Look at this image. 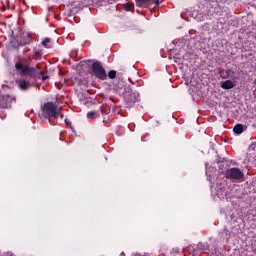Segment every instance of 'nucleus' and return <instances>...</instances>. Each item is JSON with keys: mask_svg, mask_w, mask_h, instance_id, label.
I'll use <instances>...</instances> for the list:
<instances>
[{"mask_svg": "<svg viewBox=\"0 0 256 256\" xmlns=\"http://www.w3.org/2000/svg\"><path fill=\"white\" fill-rule=\"evenodd\" d=\"M227 75L229 79H232V81H234V83H237V81H239V77L235 75V71L228 70Z\"/></svg>", "mask_w": 256, "mask_h": 256, "instance_id": "9", "label": "nucleus"}, {"mask_svg": "<svg viewBox=\"0 0 256 256\" xmlns=\"http://www.w3.org/2000/svg\"><path fill=\"white\" fill-rule=\"evenodd\" d=\"M235 82L231 81V80H226L224 82H222L221 87L222 89H233V87H235Z\"/></svg>", "mask_w": 256, "mask_h": 256, "instance_id": "8", "label": "nucleus"}, {"mask_svg": "<svg viewBox=\"0 0 256 256\" xmlns=\"http://www.w3.org/2000/svg\"><path fill=\"white\" fill-rule=\"evenodd\" d=\"M149 1H151V0H137L136 5L138 7H143V5H145V3H149Z\"/></svg>", "mask_w": 256, "mask_h": 256, "instance_id": "12", "label": "nucleus"}, {"mask_svg": "<svg viewBox=\"0 0 256 256\" xmlns=\"http://www.w3.org/2000/svg\"><path fill=\"white\" fill-rule=\"evenodd\" d=\"M192 19H196V21H203V14L199 13L197 10H193L192 12H188Z\"/></svg>", "mask_w": 256, "mask_h": 256, "instance_id": "6", "label": "nucleus"}, {"mask_svg": "<svg viewBox=\"0 0 256 256\" xmlns=\"http://www.w3.org/2000/svg\"><path fill=\"white\" fill-rule=\"evenodd\" d=\"M92 71H93L95 77H97L98 79H102V80L107 79V72H105V68H103L101 63L95 62L92 65Z\"/></svg>", "mask_w": 256, "mask_h": 256, "instance_id": "4", "label": "nucleus"}, {"mask_svg": "<svg viewBox=\"0 0 256 256\" xmlns=\"http://www.w3.org/2000/svg\"><path fill=\"white\" fill-rule=\"evenodd\" d=\"M15 69L23 76L35 77L36 75L35 68H29V66L23 65L21 62H16Z\"/></svg>", "mask_w": 256, "mask_h": 256, "instance_id": "2", "label": "nucleus"}, {"mask_svg": "<svg viewBox=\"0 0 256 256\" xmlns=\"http://www.w3.org/2000/svg\"><path fill=\"white\" fill-rule=\"evenodd\" d=\"M225 176L226 179H231L235 181H239L244 177L243 172H241L239 168H230L226 170Z\"/></svg>", "mask_w": 256, "mask_h": 256, "instance_id": "3", "label": "nucleus"}, {"mask_svg": "<svg viewBox=\"0 0 256 256\" xmlns=\"http://www.w3.org/2000/svg\"><path fill=\"white\" fill-rule=\"evenodd\" d=\"M60 111L61 108H59L57 104L47 102L42 106L39 117L42 120L48 119V121H51V119H57V117H59Z\"/></svg>", "mask_w": 256, "mask_h": 256, "instance_id": "1", "label": "nucleus"}, {"mask_svg": "<svg viewBox=\"0 0 256 256\" xmlns=\"http://www.w3.org/2000/svg\"><path fill=\"white\" fill-rule=\"evenodd\" d=\"M51 43V38H45L43 41H42V45L43 47H49V44Z\"/></svg>", "mask_w": 256, "mask_h": 256, "instance_id": "13", "label": "nucleus"}, {"mask_svg": "<svg viewBox=\"0 0 256 256\" xmlns=\"http://www.w3.org/2000/svg\"><path fill=\"white\" fill-rule=\"evenodd\" d=\"M121 255L123 256V255H125V253H122Z\"/></svg>", "mask_w": 256, "mask_h": 256, "instance_id": "19", "label": "nucleus"}, {"mask_svg": "<svg viewBox=\"0 0 256 256\" xmlns=\"http://www.w3.org/2000/svg\"><path fill=\"white\" fill-rule=\"evenodd\" d=\"M108 77H109V79H115V77H117V72L114 71V70H111V71L108 73Z\"/></svg>", "mask_w": 256, "mask_h": 256, "instance_id": "14", "label": "nucleus"}, {"mask_svg": "<svg viewBox=\"0 0 256 256\" xmlns=\"http://www.w3.org/2000/svg\"><path fill=\"white\" fill-rule=\"evenodd\" d=\"M43 79H47V77H43Z\"/></svg>", "mask_w": 256, "mask_h": 256, "instance_id": "18", "label": "nucleus"}, {"mask_svg": "<svg viewBox=\"0 0 256 256\" xmlns=\"http://www.w3.org/2000/svg\"><path fill=\"white\" fill-rule=\"evenodd\" d=\"M125 99L129 105H133V103H137V101H139V95L130 94L129 96H126Z\"/></svg>", "mask_w": 256, "mask_h": 256, "instance_id": "5", "label": "nucleus"}, {"mask_svg": "<svg viewBox=\"0 0 256 256\" xmlns=\"http://www.w3.org/2000/svg\"><path fill=\"white\" fill-rule=\"evenodd\" d=\"M124 7L126 11H132L134 5L131 3H128V4H125Z\"/></svg>", "mask_w": 256, "mask_h": 256, "instance_id": "15", "label": "nucleus"}, {"mask_svg": "<svg viewBox=\"0 0 256 256\" xmlns=\"http://www.w3.org/2000/svg\"><path fill=\"white\" fill-rule=\"evenodd\" d=\"M18 87H19V89H21V91H27V89H29V87H31V83H29L25 80H20L18 82Z\"/></svg>", "mask_w": 256, "mask_h": 256, "instance_id": "7", "label": "nucleus"}, {"mask_svg": "<svg viewBox=\"0 0 256 256\" xmlns=\"http://www.w3.org/2000/svg\"><path fill=\"white\" fill-rule=\"evenodd\" d=\"M97 117H99V114H97L96 111H91L87 113V118L88 119H97Z\"/></svg>", "mask_w": 256, "mask_h": 256, "instance_id": "11", "label": "nucleus"}, {"mask_svg": "<svg viewBox=\"0 0 256 256\" xmlns=\"http://www.w3.org/2000/svg\"><path fill=\"white\" fill-rule=\"evenodd\" d=\"M181 17H182V19H187V18H185V14H181Z\"/></svg>", "mask_w": 256, "mask_h": 256, "instance_id": "16", "label": "nucleus"}, {"mask_svg": "<svg viewBox=\"0 0 256 256\" xmlns=\"http://www.w3.org/2000/svg\"><path fill=\"white\" fill-rule=\"evenodd\" d=\"M36 69H39V65L36 66Z\"/></svg>", "mask_w": 256, "mask_h": 256, "instance_id": "17", "label": "nucleus"}, {"mask_svg": "<svg viewBox=\"0 0 256 256\" xmlns=\"http://www.w3.org/2000/svg\"><path fill=\"white\" fill-rule=\"evenodd\" d=\"M233 131H234V133H236L237 135H241V133H243V125L237 124L236 126H234Z\"/></svg>", "mask_w": 256, "mask_h": 256, "instance_id": "10", "label": "nucleus"}]
</instances>
